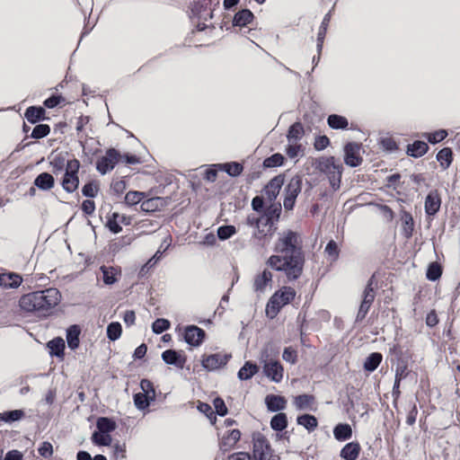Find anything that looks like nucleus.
<instances>
[{
  "label": "nucleus",
  "mask_w": 460,
  "mask_h": 460,
  "mask_svg": "<svg viewBox=\"0 0 460 460\" xmlns=\"http://www.w3.org/2000/svg\"><path fill=\"white\" fill-rule=\"evenodd\" d=\"M235 227L233 226H224L217 229L218 238L221 240H226L235 234Z\"/></svg>",
  "instance_id": "obj_46"
},
{
  "label": "nucleus",
  "mask_w": 460,
  "mask_h": 460,
  "mask_svg": "<svg viewBox=\"0 0 460 460\" xmlns=\"http://www.w3.org/2000/svg\"><path fill=\"white\" fill-rule=\"evenodd\" d=\"M253 18V14L251 11L244 9L238 12L234 17V25L235 26H245L250 23Z\"/></svg>",
  "instance_id": "obj_32"
},
{
  "label": "nucleus",
  "mask_w": 460,
  "mask_h": 460,
  "mask_svg": "<svg viewBox=\"0 0 460 460\" xmlns=\"http://www.w3.org/2000/svg\"><path fill=\"white\" fill-rule=\"evenodd\" d=\"M296 296L295 290L290 287H283L276 291L270 298L266 306V314L273 319L280 309L289 304Z\"/></svg>",
  "instance_id": "obj_4"
},
{
  "label": "nucleus",
  "mask_w": 460,
  "mask_h": 460,
  "mask_svg": "<svg viewBox=\"0 0 460 460\" xmlns=\"http://www.w3.org/2000/svg\"><path fill=\"white\" fill-rule=\"evenodd\" d=\"M301 153V146L296 144H289L287 148V154L290 158H295Z\"/></svg>",
  "instance_id": "obj_62"
},
{
  "label": "nucleus",
  "mask_w": 460,
  "mask_h": 460,
  "mask_svg": "<svg viewBox=\"0 0 460 460\" xmlns=\"http://www.w3.org/2000/svg\"><path fill=\"white\" fill-rule=\"evenodd\" d=\"M92 441L98 446H109L112 438L109 433L95 431L92 435Z\"/></svg>",
  "instance_id": "obj_36"
},
{
  "label": "nucleus",
  "mask_w": 460,
  "mask_h": 460,
  "mask_svg": "<svg viewBox=\"0 0 460 460\" xmlns=\"http://www.w3.org/2000/svg\"><path fill=\"white\" fill-rule=\"evenodd\" d=\"M296 422L298 425H301L304 428H305L309 432L314 431L318 426V421L316 418L310 414H304L298 416L296 419Z\"/></svg>",
  "instance_id": "obj_27"
},
{
  "label": "nucleus",
  "mask_w": 460,
  "mask_h": 460,
  "mask_svg": "<svg viewBox=\"0 0 460 460\" xmlns=\"http://www.w3.org/2000/svg\"><path fill=\"white\" fill-rule=\"evenodd\" d=\"M213 404L217 414L224 416L227 413V408L221 398H216Z\"/></svg>",
  "instance_id": "obj_58"
},
{
  "label": "nucleus",
  "mask_w": 460,
  "mask_h": 460,
  "mask_svg": "<svg viewBox=\"0 0 460 460\" xmlns=\"http://www.w3.org/2000/svg\"><path fill=\"white\" fill-rule=\"evenodd\" d=\"M198 409L200 412H203L204 414H206L208 417V419L210 420L212 424H214L216 422L217 418L214 415L210 405H208V403L200 402L198 405Z\"/></svg>",
  "instance_id": "obj_55"
},
{
  "label": "nucleus",
  "mask_w": 460,
  "mask_h": 460,
  "mask_svg": "<svg viewBox=\"0 0 460 460\" xmlns=\"http://www.w3.org/2000/svg\"><path fill=\"white\" fill-rule=\"evenodd\" d=\"M348 124L347 119L340 115L333 114L328 118V125L335 129L346 128Z\"/></svg>",
  "instance_id": "obj_35"
},
{
  "label": "nucleus",
  "mask_w": 460,
  "mask_h": 460,
  "mask_svg": "<svg viewBox=\"0 0 460 460\" xmlns=\"http://www.w3.org/2000/svg\"><path fill=\"white\" fill-rule=\"evenodd\" d=\"M429 150V146L424 141L417 140L407 146V154L412 157L418 158L424 155Z\"/></svg>",
  "instance_id": "obj_20"
},
{
  "label": "nucleus",
  "mask_w": 460,
  "mask_h": 460,
  "mask_svg": "<svg viewBox=\"0 0 460 460\" xmlns=\"http://www.w3.org/2000/svg\"><path fill=\"white\" fill-rule=\"evenodd\" d=\"M22 282V278L13 272L0 273V288H18Z\"/></svg>",
  "instance_id": "obj_16"
},
{
  "label": "nucleus",
  "mask_w": 460,
  "mask_h": 460,
  "mask_svg": "<svg viewBox=\"0 0 460 460\" xmlns=\"http://www.w3.org/2000/svg\"><path fill=\"white\" fill-rule=\"evenodd\" d=\"M447 136V132L444 129H440L433 133H427L425 135L428 141L430 142L431 144H436L442 141L444 138H446Z\"/></svg>",
  "instance_id": "obj_47"
},
{
  "label": "nucleus",
  "mask_w": 460,
  "mask_h": 460,
  "mask_svg": "<svg viewBox=\"0 0 460 460\" xmlns=\"http://www.w3.org/2000/svg\"><path fill=\"white\" fill-rule=\"evenodd\" d=\"M288 426V417L286 413L279 412L274 415L270 420V427L272 429L281 431Z\"/></svg>",
  "instance_id": "obj_33"
},
{
  "label": "nucleus",
  "mask_w": 460,
  "mask_h": 460,
  "mask_svg": "<svg viewBox=\"0 0 460 460\" xmlns=\"http://www.w3.org/2000/svg\"><path fill=\"white\" fill-rule=\"evenodd\" d=\"M265 403L270 411H282L287 407L286 398L280 395H267L265 397Z\"/></svg>",
  "instance_id": "obj_17"
},
{
  "label": "nucleus",
  "mask_w": 460,
  "mask_h": 460,
  "mask_svg": "<svg viewBox=\"0 0 460 460\" xmlns=\"http://www.w3.org/2000/svg\"><path fill=\"white\" fill-rule=\"evenodd\" d=\"M381 361L382 355L380 353H372L366 358L364 367L367 371H374Z\"/></svg>",
  "instance_id": "obj_37"
},
{
  "label": "nucleus",
  "mask_w": 460,
  "mask_h": 460,
  "mask_svg": "<svg viewBox=\"0 0 460 460\" xmlns=\"http://www.w3.org/2000/svg\"><path fill=\"white\" fill-rule=\"evenodd\" d=\"M61 294L56 288H48L26 294L20 299V306L27 312L49 310L58 305Z\"/></svg>",
  "instance_id": "obj_2"
},
{
  "label": "nucleus",
  "mask_w": 460,
  "mask_h": 460,
  "mask_svg": "<svg viewBox=\"0 0 460 460\" xmlns=\"http://www.w3.org/2000/svg\"><path fill=\"white\" fill-rule=\"evenodd\" d=\"M101 270L102 272L103 282L106 285H112L117 281V276L119 274V270L117 269L102 266Z\"/></svg>",
  "instance_id": "obj_34"
},
{
  "label": "nucleus",
  "mask_w": 460,
  "mask_h": 460,
  "mask_svg": "<svg viewBox=\"0 0 460 460\" xmlns=\"http://www.w3.org/2000/svg\"><path fill=\"white\" fill-rule=\"evenodd\" d=\"M284 156L280 154H274L270 157L267 158L263 162L265 167H275L279 166L283 164Z\"/></svg>",
  "instance_id": "obj_49"
},
{
  "label": "nucleus",
  "mask_w": 460,
  "mask_h": 460,
  "mask_svg": "<svg viewBox=\"0 0 460 460\" xmlns=\"http://www.w3.org/2000/svg\"><path fill=\"white\" fill-rule=\"evenodd\" d=\"M283 184L284 177L282 175H278L271 179L264 189L265 199L270 202L274 201L278 197Z\"/></svg>",
  "instance_id": "obj_12"
},
{
  "label": "nucleus",
  "mask_w": 460,
  "mask_h": 460,
  "mask_svg": "<svg viewBox=\"0 0 460 460\" xmlns=\"http://www.w3.org/2000/svg\"><path fill=\"white\" fill-rule=\"evenodd\" d=\"M278 350L272 344L267 343L261 349L260 362L262 364L264 375L274 383H279L283 378L284 368L274 358Z\"/></svg>",
  "instance_id": "obj_3"
},
{
  "label": "nucleus",
  "mask_w": 460,
  "mask_h": 460,
  "mask_svg": "<svg viewBox=\"0 0 460 460\" xmlns=\"http://www.w3.org/2000/svg\"><path fill=\"white\" fill-rule=\"evenodd\" d=\"M314 402L312 395L302 394L294 398V404L297 410H311Z\"/></svg>",
  "instance_id": "obj_25"
},
{
  "label": "nucleus",
  "mask_w": 460,
  "mask_h": 460,
  "mask_svg": "<svg viewBox=\"0 0 460 460\" xmlns=\"http://www.w3.org/2000/svg\"><path fill=\"white\" fill-rule=\"evenodd\" d=\"M121 325L119 323H111L107 327V336L111 341H116L121 335Z\"/></svg>",
  "instance_id": "obj_42"
},
{
  "label": "nucleus",
  "mask_w": 460,
  "mask_h": 460,
  "mask_svg": "<svg viewBox=\"0 0 460 460\" xmlns=\"http://www.w3.org/2000/svg\"><path fill=\"white\" fill-rule=\"evenodd\" d=\"M222 166L224 167L226 172L231 176H237L243 171L242 165L237 163L225 164Z\"/></svg>",
  "instance_id": "obj_52"
},
{
  "label": "nucleus",
  "mask_w": 460,
  "mask_h": 460,
  "mask_svg": "<svg viewBox=\"0 0 460 460\" xmlns=\"http://www.w3.org/2000/svg\"><path fill=\"white\" fill-rule=\"evenodd\" d=\"M23 455L18 450H11L7 452L4 460H22Z\"/></svg>",
  "instance_id": "obj_63"
},
{
  "label": "nucleus",
  "mask_w": 460,
  "mask_h": 460,
  "mask_svg": "<svg viewBox=\"0 0 460 460\" xmlns=\"http://www.w3.org/2000/svg\"><path fill=\"white\" fill-rule=\"evenodd\" d=\"M303 127L299 123H296L292 125L288 130V138L289 142H291L293 139L296 140L301 137L303 135Z\"/></svg>",
  "instance_id": "obj_48"
},
{
  "label": "nucleus",
  "mask_w": 460,
  "mask_h": 460,
  "mask_svg": "<svg viewBox=\"0 0 460 460\" xmlns=\"http://www.w3.org/2000/svg\"><path fill=\"white\" fill-rule=\"evenodd\" d=\"M34 183L41 190H49L54 185V178L48 172H42L35 179Z\"/></svg>",
  "instance_id": "obj_28"
},
{
  "label": "nucleus",
  "mask_w": 460,
  "mask_h": 460,
  "mask_svg": "<svg viewBox=\"0 0 460 460\" xmlns=\"http://www.w3.org/2000/svg\"><path fill=\"white\" fill-rule=\"evenodd\" d=\"M79 167L80 163L76 159L69 160L66 163V173L62 181V186L68 192L74 191L78 187L79 179L77 177V172Z\"/></svg>",
  "instance_id": "obj_7"
},
{
  "label": "nucleus",
  "mask_w": 460,
  "mask_h": 460,
  "mask_svg": "<svg viewBox=\"0 0 460 460\" xmlns=\"http://www.w3.org/2000/svg\"><path fill=\"white\" fill-rule=\"evenodd\" d=\"M81 330L77 325H71L66 330V341L71 349H75L79 346V335Z\"/></svg>",
  "instance_id": "obj_22"
},
{
  "label": "nucleus",
  "mask_w": 460,
  "mask_h": 460,
  "mask_svg": "<svg viewBox=\"0 0 460 460\" xmlns=\"http://www.w3.org/2000/svg\"><path fill=\"white\" fill-rule=\"evenodd\" d=\"M442 274L441 267L437 262H432L429 265L427 270V278L431 281H435L440 278Z\"/></svg>",
  "instance_id": "obj_41"
},
{
  "label": "nucleus",
  "mask_w": 460,
  "mask_h": 460,
  "mask_svg": "<svg viewBox=\"0 0 460 460\" xmlns=\"http://www.w3.org/2000/svg\"><path fill=\"white\" fill-rule=\"evenodd\" d=\"M272 273L267 270H264L260 275L254 279V289L257 292H264L268 287L271 285Z\"/></svg>",
  "instance_id": "obj_18"
},
{
  "label": "nucleus",
  "mask_w": 460,
  "mask_h": 460,
  "mask_svg": "<svg viewBox=\"0 0 460 460\" xmlns=\"http://www.w3.org/2000/svg\"><path fill=\"white\" fill-rule=\"evenodd\" d=\"M43 113L44 110L42 108L30 107L25 112V117L29 121L34 123L41 118Z\"/></svg>",
  "instance_id": "obj_43"
},
{
  "label": "nucleus",
  "mask_w": 460,
  "mask_h": 460,
  "mask_svg": "<svg viewBox=\"0 0 460 460\" xmlns=\"http://www.w3.org/2000/svg\"><path fill=\"white\" fill-rule=\"evenodd\" d=\"M154 400L155 399L147 397V394L143 393L136 394L134 396V403L138 410L146 409L149 406L150 402Z\"/></svg>",
  "instance_id": "obj_39"
},
{
  "label": "nucleus",
  "mask_w": 460,
  "mask_h": 460,
  "mask_svg": "<svg viewBox=\"0 0 460 460\" xmlns=\"http://www.w3.org/2000/svg\"><path fill=\"white\" fill-rule=\"evenodd\" d=\"M334 438L337 440H346L351 438L352 429L349 424H338L333 429Z\"/></svg>",
  "instance_id": "obj_29"
},
{
  "label": "nucleus",
  "mask_w": 460,
  "mask_h": 460,
  "mask_svg": "<svg viewBox=\"0 0 460 460\" xmlns=\"http://www.w3.org/2000/svg\"><path fill=\"white\" fill-rule=\"evenodd\" d=\"M437 159L444 168H447L452 162V151L450 148L441 149L438 155Z\"/></svg>",
  "instance_id": "obj_38"
},
{
  "label": "nucleus",
  "mask_w": 460,
  "mask_h": 460,
  "mask_svg": "<svg viewBox=\"0 0 460 460\" xmlns=\"http://www.w3.org/2000/svg\"><path fill=\"white\" fill-rule=\"evenodd\" d=\"M159 199H149L141 203V209L144 211H155L158 206Z\"/></svg>",
  "instance_id": "obj_57"
},
{
  "label": "nucleus",
  "mask_w": 460,
  "mask_h": 460,
  "mask_svg": "<svg viewBox=\"0 0 460 460\" xmlns=\"http://www.w3.org/2000/svg\"><path fill=\"white\" fill-rule=\"evenodd\" d=\"M317 168L328 176L330 183L334 190L339 189L342 167L335 163L333 157L320 158L317 160Z\"/></svg>",
  "instance_id": "obj_5"
},
{
  "label": "nucleus",
  "mask_w": 460,
  "mask_h": 460,
  "mask_svg": "<svg viewBox=\"0 0 460 460\" xmlns=\"http://www.w3.org/2000/svg\"><path fill=\"white\" fill-rule=\"evenodd\" d=\"M119 159L120 154L117 150L111 148L107 150L104 155L99 158L96 168L102 174H105L114 168Z\"/></svg>",
  "instance_id": "obj_10"
},
{
  "label": "nucleus",
  "mask_w": 460,
  "mask_h": 460,
  "mask_svg": "<svg viewBox=\"0 0 460 460\" xmlns=\"http://www.w3.org/2000/svg\"><path fill=\"white\" fill-rule=\"evenodd\" d=\"M375 294L372 288L367 287L364 291L363 301L360 305L358 314V318H364L367 314L372 302L374 301Z\"/></svg>",
  "instance_id": "obj_19"
},
{
  "label": "nucleus",
  "mask_w": 460,
  "mask_h": 460,
  "mask_svg": "<svg viewBox=\"0 0 460 460\" xmlns=\"http://www.w3.org/2000/svg\"><path fill=\"white\" fill-rule=\"evenodd\" d=\"M230 358V355L221 352L203 355L201 358V365L204 369L208 371H214L226 366Z\"/></svg>",
  "instance_id": "obj_9"
},
{
  "label": "nucleus",
  "mask_w": 460,
  "mask_h": 460,
  "mask_svg": "<svg viewBox=\"0 0 460 460\" xmlns=\"http://www.w3.org/2000/svg\"><path fill=\"white\" fill-rule=\"evenodd\" d=\"M344 161L346 164L355 167L361 164L360 146L355 143H349L344 147Z\"/></svg>",
  "instance_id": "obj_11"
},
{
  "label": "nucleus",
  "mask_w": 460,
  "mask_h": 460,
  "mask_svg": "<svg viewBox=\"0 0 460 460\" xmlns=\"http://www.w3.org/2000/svg\"><path fill=\"white\" fill-rule=\"evenodd\" d=\"M170 326V323L168 320L166 319H157L156 321H155V323H153V331L155 332V333H161L163 332H164L165 330H167Z\"/></svg>",
  "instance_id": "obj_54"
},
{
  "label": "nucleus",
  "mask_w": 460,
  "mask_h": 460,
  "mask_svg": "<svg viewBox=\"0 0 460 460\" xmlns=\"http://www.w3.org/2000/svg\"><path fill=\"white\" fill-rule=\"evenodd\" d=\"M125 445L116 444L113 446V456L115 460H122L125 458Z\"/></svg>",
  "instance_id": "obj_59"
},
{
  "label": "nucleus",
  "mask_w": 460,
  "mask_h": 460,
  "mask_svg": "<svg viewBox=\"0 0 460 460\" xmlns=\"http://www.w3.org/2000/svg\"><path fill=\"white\" fill-rule=\"evenodd\" d=\"M282 358L285 361L295 364L297 358L296 351L290 347L286 348L283 351Z\"/></svg>",
  "instance_id": "obj_56"
},
{
  "label": "nucleus",
  "mask_w": 460,
  "mask_h": 460,
  "mask_svg": "<svg viewBox=\"0 0 460 460\" xmlns=\"http://www.w3.org/2000/svg\"><path fill=\"white\" fill-rule=\"evenodd\" d=\"M259 367L256 364L251 361H246L245 364L238 371V378L240 380H248L252 378L257 372Z\"/></svg>",
  "instance_id": "obj_23"
},
{
  "label": "nucleus",
  "mask_w": 460,
  "mask_h": 460,
  "mask_svg": "<svg viewBox=\"0 0 460 460\" xmlns=\"http://www.w3.org/2000/svg\"><path fill=\"white\" fill-rule=\"evenodd\" d=\"M330 141L326 136H319L315 138L314 147L316 150H323L329 145Z\"/></svg>",
  "instance_id": "obj_60"
},
{
  "label": "nucleus",
  "mask_w": 460,
  "mask_h": 460,
  "mask_svg": "<svg viewBox=\"0 0 460 460\" xmlns=\"http://www.w3.org/2000/svg\"><path fill=\"white\" fill-rule=\"evenodd\" d=\"M241 438V432L239 429H232L227 431L225 435H223L219 447L220 449L226 452L234 448L235 444Z\"/></svg>",
  "instance_id": "obj_14"
},
{
  "label": "nucleus",
  "mask_w": 460,
  "mask_h": 460,
  "mask_svg": "<svg viewBox=\"0 0 460 460\" xmlns=\"http://www.w3.org/2000/svg\"><path fill=\"white\" fill-rule=\"evenodd\" d=\"M22 416V411L14 410L12 411L0 413V420L4 421H14L20 420Z\"/></svg>",
  "instance_id": "obj_45"
},
{
  "label": "nucleus",
  "mask_w": 460,
  "mask_h": 460,
  "mask_svg": "<svg viewBox=\"0 0 460 460\" xmlns=\"http://www.w3.org/2000/svg\"><path fill=\"white\" fill-rule=\"evenodd\" d=\"M252 460H277L268 439L261 433L252 436Z\"/></svg>",
  "instance_id": "obj_6"
},
{
  "label": "nucleus",
  "mask_w": 460,
  "mask_h": 460,
  "mask_svg": "<svg viewBox=\"0 0 460 460\" xmlns=\"http://www.w3.org/2000/svg\"><path fill=\"white\" fill-rule=\"evenodd\" d=\"M277 254L271 255L267 265L278 271H284L290 280L297 279L303 269V258L297 248V235L292 231L282 233L276 244Z\"/></svg>",
  "instance_id": "obj_1"
},
{
  "label": "nucleus",
  "mask_w": 460,
  "mask_h": 460,
  "mask_svg": "<svg viewBox=\"0 0 460 460\" xmlns=\"http://www.w3.org/2000/svg\"><path fill=\"white\" fill-rule=\"evenodd\" d=\"M83 194L86 197L94 198L99 191V184L97 182H89L83 187Z\"/></svg>",
  "instance_id": "obj_50"
},
{
  "label": "nucleus",
  "mask_w": 460,
  "mask_h": 460,
  "mask_svg": "<svg viewBox=\"0 0 460 460\" xmlns=\"http://www.w3.org/2000/svg\"><path fill=\"white\" fill-rule=\"evenodd\" d=\"M302 189V179L300 176H294L290 179L285 188V198L283 206L285 209L291 210L294 208L296 199Z\"/></svg>",
  "instance_id": "obj_8"
},
{
  "label": "nucleus",
  "mask_w": 460,
  "mask_h": 460,
  "mask_svg": "<svg viewBox=\"0 0 460 460\" xmlns=\"http://www.w3.org/2000/svg\"><path fill=\"white\" fill-rule=\"evenodd\" d=\"M51 356L62 358L65 349V341L62 338H55L47 344Z\"/></svg>",
  "instance_id": "obj_24"
},
{
  "label": "nucleus",
  "mask_w": 460,
  "mask_h": 460,
  "mask_svg": "<svg viewBox=\"0 0 460 460\" xmlns=\"http://www.w3.org/2000/svg\"><path fill=\"white\" fill-rule=\"evenodd\" d=\"M204 337V331L195 325L188 326L185 330V341L191 346L197 347L200 345Z\"/></svg>",
  "instance_id": "obj_13"
},
{
  "label": "nucleus",
  "mask_w": 460,
  "mask_h": 460,
  "mask_svg": "<svg viewBox=\"0 0 460 460\" xmlns=\"http://www.w3.org/2000/svg\"><path fill=\"white\" fill-rule=\"evenodd\" d=\"M228 460H252V456L246 452H237L231 455L228 457Z\"/></svg>",
  "instance_id": "obj_64"
},
{
  "label": "nucleus",
  "mask_w": 460,
  "mask_h": 460,
  "mask_svg": "<svg viewBox=\"0 0 460 460\" xmlns=\"http://www.w3.org/2000/svg\"><path fill=\"white\" fill-rule=\"evenodd\" d=\"M119 218L125 219V216L120 215L119 213H113L111 217L109 218L108 221H107V226L114 234L119 233L121 231V229H122L121 226L119 224Z\"/></svg>",
  "instance_id": "obj_40"
},
{
  "label": "nucleus",
  "mask_w": 460,
  "mask_h": 460,
  "mask_svg": "<svg viewBox=\"0 0 460 460\" xmlns=\"http://www.w3.org/2000/svg\"><path fill=\"white\" fill-rule=\"evenodd\" d=\"M39 453L44 457L51 456L53 453L52 445L49 442H43L39 448Z\"/></svg>",
  "instance_id": "obj_61"
},
{
  "label": "nucleus",
  "mask_w": 460,
  "mask_h": 460,
  "mask_svg": "<svg viewBox=\"0 0 460 460\" xmlns=\"http://www.w3.org/2000/svg\"><path fill=\"white\" fill-rule=\"evenodd\" d=\"M49 133V127L45 124H40V125L36 126L33 128V130L31 132V137L33 138H41V137L47 136Z\"/></svg>",
  "instance_id": "obj_53"
},
{
  "label": "nucleus",
  "mask_w": 460,
  "mask_h": 460,
  "mask_svg": "<svg viewBox=\"0 0 460 460\" xmlns=\"http://www.w3.org/2000/svg\"><path fill=\"white\" fill-rule=\"evenodd\" d=\"M162 358L166 364L175 365L179 367H182L184 364V359L172 349H168L163 352Z\"/></svg>",
  "instance_id": "obj_26"
},
{
  "label": "nucleus",
  "mask_w": 460,
  "mask_h": 460,
  "mask_svg": "<svg viewBox=\"0 0 460 460\" xmlns=\"http://www.w3.org/2000/svg\"><path fill=\"white\" fill-rule=\"evenodd\" d=\"M257 232L254 234L256 237L261 238L266 235H271L273 233L272 223L270 219H266L265 222L261 220H256Z\"/></svg>",
  "instance_id": "obj_31"
},
{
  "label": "nucleus",
  "mask_w": 460,
  "mask_h": 460,
  "mask_svg": "<svg viewBox=\"0 0 460 460\" xmlns=\"http://www.w3.org/2000/svg\"><path fill=\"white\" fill-rule=\"evenodd\" d=\"M140 387L142 389V393L147 394V397L151 399L155 398V391L153 387V385L150 381L146 379H143L140 383Z\"/></svg>",
  "instance_id": "obj_51"
},
{
  "label": "nucleus",
  "mask_w": 460,
  "mask_h": 460,
  "mask_svg": "<svg viewBox=\"0 0 460 460\" xmlns=\"http://www.w3.org/2000/svg\"><path fill=\"white\" fill-rule=\"evenodd\" d=\"M441 199L437 190L430 191L425 199V211L429 216H434L439 210Z\"/></svg>",
  "instance_id": "obj_15"
},
{
  "label": "nucleus",
  "mask_w": 460,
  "mask_h": 460,
  "mask_svg": "<svg viewBox=\"0 0 460 460\" xmlns=\"http://www.w3.org/2000/svg\"><path fill=\"white\" fill-rule=\"evenodd\" d=\"M146 198V194L141 191H129L125 196V201L128 205H136Z\"/></svg>",
  "instance_id": "obj_44"
},
{
  "label": "nucleus",
  "mask_w": 460,
  "mask_h": 460,
  "mask_svg": "<svg viewBox=\"0 0 460 460\" xmlns=\"http://www.w3.org/2000/svg\"><path fill=\"white\" fill-rule=\"evenodd\" d=\"M96 426L100 432L109 433L115 430L117 428L116 422L111 419L101 417L96 421Z\"/></svg>",
  "instance_id": "obj_30"
},
{
  "label": "nucleus",
  "mask_w": 460,
  "mask_h": 460,
  "mask_svg": "<svg viewBox=\"0 0 460 460\" xmlns=\"http://www.w3.org/2000/svg\"><path fill=\"white\" fill-rule=\"evenodd\" d=\"M360 447L358 443H348L341 450V456L345 460H356L359 455Z\"/></svg>",
  "instance_id": "obj_21"
}]
</instances>
